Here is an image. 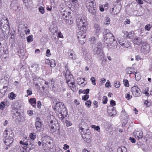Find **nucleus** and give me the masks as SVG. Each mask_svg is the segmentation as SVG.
<instances>
[{
	"instance_id": "f257e3e1",
	"label": "nucleus",
	"mask_w": 152,
	"mask_h": 152,
	"mask_svg": "<svg viewBox=\"0 0 152 152\" xmlns=\"http://www.w3.org/2000/svg\"><path fill=\"white\" fill-rule=\"evenodd\" d=\"M103 34L105 35L104 41L105 43L110 44L113 49L118 50L120 48V46L118 45L117 42L115 40L113 35L110 32L109 30L104 29Z\"/></svg>"
},
{
	"instance_id": "72a5a7b5",
	"label": "nucleus",
	"mask_w": 152,
	"mask_h": 152,
	"mask_svg": "<svg viewBox=\"0 0 152 152\" xmlns=\"http://www.w3.org/2000/svg\"><path fill=\"white\" fill-rule=\"evenodd\" d=\"M69 58L75 60L76 59V57L75 54L74 53H70L69 55Z\"/></svg>"
},
{
	"instance_id": "39448f33",
	"label": "nucleus",
	"mask_w": 152,
	"mask_h": 152,
	"mask_svg": "<svg viewBox=\"0 0 152 152\" xmlns=\"http://www.w3.org/2000/svg\"><path fill=\"white\" fill-rule=\"evenodd\" d=\"M77 24L79 31H83L86 32L87 29V26L88 23L86 19L84 18H78L77 19Z\"/></svg>"
},
{
	"instance_id": "f704fd0d",
	"label": "nucleus",
	"mask_w": 152,
	"mask_h": 152,
	"mask_svg": "<svg viewBox=\"0 0 152 152\" xmlns=\"http://www.w3.org/2000/svg\"><path fill=\"white\" fill-rule=\"evenodd\" d=\"M16 95L14 94L12 92L10 93V95L9 96V98L11 99H13L15 98Z\"/></svg>"
},
{
	"instance_id": "dca6fc26",
	"label": "nucleus",
	"mask_w": 152,
	"mask_h": 152,
	"mask_svg": "<svg viewBox=\"0 0 152 152\" xmlns=\"http://www.w3.org/2000/svg\"><path fill=\"white\" fill-rule=\"evenodd\" d=\"M8 85V82H7V83L5 84V85L3 86V88L0 89V97H2L4 96L5 92L7 91Z\"/></svg>"
},
{
	"instance_id": "3c124183",
	"label": "nucleus",
	"mask_w": 152,
	"mask_h": 152,
	"mask_svg": "<svg viewBox=\"0 0 152 152\" xmlns=\"http://www.w3.org/2000/svg\"><path fill=\"white\" fill-rule=\"evenodd\" d=\"M120 84L119 81L116 82L115 83V86L117 88H119L120 86Z\"/></svg>"
},
{
	"instance_id": "a19ab883",
	"label": "nucleus",
	"mask_w": 152,
	"mask_h": 152,
	"mask_svg": "<svg viewBox=\"0 0 152 152\" xmlns=\"http://www.w3.org/2000/svg\"><path fill=\"white\" fill-rule=\"evenodd\" d=\"M91 102L90 100H88L85 102V105L88 107V108L90 107L91 105Z\"/></svg>"
},
{
	"instance_id": "2eb2a0df",
	"label": "nucleus",
	"mask_w": 152,
	"mask_h": 152,
	"mask_svg": "<svg viewBox=\"0 0 152 152\" xmlns=\"http://www.w3.org/2000/svg\"><path fill=\"white\" fill-rule=\"evenodd\" d=\"M133 135L138 140L142 139L143 136V133L140 130H135L133 132Z\"/></svg>"
},
{
	"instance_id": "4d7b16f0",
	"label": "nucleus",
	"mask_w": 152,
	"mask_h": 152,
	"mask_svg": "<svg viewBox=\"0 0 152 152\" xmlns=\"http://www.w3.org/2000/svg\"><path fill=\"white\" fill-rule=\"evenodd\" d=\"M41 106V102L40 101H38L37 104V107L40 108Z\"/></svg>"
},
{
	"instance_id": "4c0bfd02",
	"label": "nucleus",
	"mask_w": 152,
	"mask_h": 152,
	"mask_svg": "<svg viewBox=\"0 0 152 152\" xmlns=\"http://www.w3.org/2000/svg\"><path fill=\"white\" fill-rule=\"evenodd\" d=\"M107 101V98L106 96H104L102 99V103L104 104H106Z\"/></svg>"
},
{
	"instance_id": "ea45409f",
	"label": "nucleus",
	"mask_w": 152,
	"mask_h": 152,
	"mask_svg": "<svg viewBox=\"0 0 152 152\" xmlns=\"http://www.w3.org/2000/svg\"><path fill=\"white\" fill-rule=\"evenodd\" d=\"M5 107V105L4 102H1L0 104V109L1 110H3Z\"/></svg>"
},
{
	"instance_id": "c756f323",
	"label": "nucleus",
	"mask_w": 152,
	"mask_h": 152,
	"mask_svg": "<svg viewBox=\"0 0 152 152\" xmlns=\"http://www.w3.org/2000/svg\"><path fill=\"white\" fill-rule=\"evenodd\" d=\"M33 36L32 35L28 36L26 37L27 40L28 42H30L33 41Z\"/></svg>"
},
{
	"instance_id": "e433bc0d",
	"label": "nucleus",
	"mask_w": 152,
	"mask_h": 152,
	"mask_svg": "<svg viewBox=\"0 0 152 152\" xmlns=\"http://www.w3.org/2000/svg\"><path fill=\"white\" fill-rule=\"evenodd\" d=\"M123 83L124 84V85L126 87H128L129 86V81L127 79L124 80Z\"/></svg>"
},
{
	"instance_id": "bf43d9fd",
	"label": "nucleus",
	"mask_w": 152,
	"mask_h": 152,
	"mask_svg": "<svg viewBox=\"0 0 152 152\" xmlns=\"http://www.w3.org/2000/svg\"><path fill=\"white\" fill-rule=\"evenodd\" d=\"M110 104L111 105H112L113 107L115 106V102L113 100H111L110 101Z\"/></svg>"
},
{
	"instance_id": "9d476101",
	"label": "nucleus",
	"mask_w": 152,
	"mask_h": 152,
	"mask_svg": "<svg viewBox=\"0 0 152 152\" xmlns=\"http://www.w3.org/2000/svg\"><path fill=\"white\" fill-rule=\"evenodd\" d=\"M86 32L83 31H79L77 32V38L79 42L81 44H84L86 41Z\"/></svg>"
},
{
	"instance_id": "680f3d73",
	"label": "nucleus",
	"mask_w": 152,
	"mask_h": 152,
	"mask_svg": "<svg viewBox=\"0 0 152 152\" xmlns=\"http://www.w3.org/2000/svg\"><path fill=\"white\" fill-rule=\"evenodd\" d=\"M58 37L61 38H63V36L61 32H59L58 34Z\"/></svg>"
},
{
	"instance_id": "a18cd8bd",
	"label": "nucleus",
	"mask_w": 152,
	"mask_h": 152,
	"mask_svg": "<svg viewBox=\"0 0 152 152\" xmlns=\"http://www.w3.org/2000/svg\"><path fill=\"white\" fill-rule=\"evenodd\" d=\"M65 124H66V125L67 126H70L72 125V123L70 121L67 120L65 121Z\"/></svg>"
},
{
	"instance_id": "9b49d317",
	"label": "nucleus",
	"mask_w": 152,
	"mask_h": 152,
	"mask_svg": "<svg viewBox=\"0 0 152 152\" xmlns=\"http://www.w3.org/2000/svg\"><path fill=\"white\" fill-rule=\"evenodd\" d=\"M141 45V51L145 54L148 53L150 51V45L145 41H143Z\"/></svg>"
},
{
	"instance_id": "052dcab7",
	"label": "nucleus",
	"mask_w": 152,
	"mask_h": 152,
	"mask_svg": "<svg viewBox=\"0 0 152 152\" xmlns=\"http://www.w3.org/2000/svg\"><path fill=\"white\" fill-rule=\"evenodd\" d=\"M74 82H73L72 83V87H71L70 88L73 91H74L75 88L76 87L75 85L74 84Z\"/></svg>"
},
{
	"instance_id": "4468645a",
	"label": "nucleus",
	"mask_w": 152,
	"mask_h": 152,
	"mask_svg": "<svg viewBox=\"0 0 152 152\" xmlns=\"http://www.w3.org/2000/svg\"><path fill=\"white\" fill-rule=\"evenodd\" d=\"M36 121L35 122V125L36 129L38 132L42 131V124L41 123L40 118L37 117L36 118Z\"/></svg>"
},
{
	"instance_id": "cd10ccee",
	"label": "nucleus",
	"mask_w": 152,
	"mask_h": 152,
	"mask_svg": "<svg viewBox=\"0 0 152 152\" xmlns=\"http://www.w3.org/2000/svg\"><path fill=\"white\" fill-rule=\"evenodd\" d=\"M29 102L34 107H35L36 106V100L35 98H31L29 100Z\"/></svg>"
},
{
	"instance_id": "423d86ee",
	"label": "nucleus",
	"mask_w": 152,
	"mask_h": 152,
	"mask_svg": "<svg viewBox=\"0 0 152 152\" xmlns=\"http://www.w3.org/2000/svg\"><path fill=\"white\" fill-rule=\"evenodd\" d=\"M121 0H117L113 3V7L110 10V13L113 15L118 14L121 9Z\"/></svg>"
},
{
	"instance_id": "49530a36",
	"label": "nucleus",
	"mask_w": 152,
	"mask_h": 152,
	"mask_svg": "<svg viewBox=\"0 0 152 152\" xmlns=\"http://www.w3.org/2000/svg\"><path fill=\"white\" fill-rule=\"evenodd\" d=\"M91 80L92 82V84L94 85H95L96 83H95L96 80L94 77H92L91 78Z\"/></svg>"
},
{
	"instance_id": "b1692460",
	"label": "nucleus",
	"mask_w": 152,
	"mask_h": 152,
	"mask_svg": "<svg viewBox=\"0 0 152 152\" xmlns=\"http://www.w3.org/2000/svg\"><path fill=\"white\" fill-rule=\"evenodd\" d=\"M133 74L135 75V77L136 80L139 81L140 79L141 76L140 73L139 72H134Z\"/></svg>"
},
{
	"instance_id": "338daca9",
	"label": "nucleus",
	"mask_w": 152,
	"mask_h": 152,
	"mask_svg": "<svg viewBox=\"0 0 152 152\" xmlns=\"http://www.w3.org/2000/svg\"><path fill=\"white\" fill-rule=\"evenodd\" d=\"M123 33L124 35L126 36V37H128V32L127 31H124L123 32Z\"/></svg>"
},
{
	"instance_id": "6e6d98bb",
	"label": "nucleus",
	"mask_w": 152,
	"mask_h": 152,
	"mask_svg": "<svg viewBox=\"0 0 152 152\" xmlns=\"http://www.w3.org/2000/svg\"><path fill=\"white\" fill-rule=\"evenodd\" d=\"M129 139L131 141L132 143H135V142L136 140L133 137H130Z\"/></svg>"
},
{
	"instance_id": "69168bd1",
	"label": "nucleus",
	"mask_w": 152,
	"mask_h": 152,
	"mask_svg": "<svg viewBox=\"0 0 152 152\" xmlns=\"http://www.w3.org/2000/svg\"><path fill=\"white\" fill-rule=\"evenodd\" d=\"M106 80L104 78H101L99 80V81L100 83H104L105 82Z\"/></svg>"
},
{
	"instance_id": "4be33fe9",
	"label": "nucleus",
	"mask_w": 152,
	"mask_h": 152,
	"mask_svg": "<svg viewBox=\"0 0 152 152\" xmlns=\"http://www.w3.org/2000/svg\"><path fill=\"white\" fill-rule=\"evenodd\" d=\"M134 68L133 67H128L126 69V74H130L133 73Z\"/></svg>"
},
{
	"instance_id": "c9c22d12",
	"label": "nucleus",
	"mask_w": 152,
	"mask_h": 152,
	"mask_svg": "<svg viewBox=\"0 0 152 152\" xmlns=\"http://www.w3.org/2000/svg\"><path fill=\"white\" fill-rule=\"evenodd\" d=\"M50 66L52 67H54L56 66V63L55 61L52 60L50 62Z\"/></svg>"
},
{
	"instance_id": "09e8293b",
	"label": "nucleus",
	"mask_w": 152,
	"mask_h": 152,
	"mask_svg": "<svg viewBox=\"0 0 152 152\" xmlns=\"http://www.w3.org/2000/svg\"><path fill=\"white\" fill-rule=\"evenodd\" d=\"M151 27V25L150 24H148L145 26V28L146 30L149 31L150 30Z\"/></svg>"
},
{
	"instance_id": "20e7f679",
	"label": "nucleus",
	"mask_w": 152,
	"mask_h": 152,
	"mask_svg": "<svg viewBox=\"0 0 152 152\" xmlns=\"http://www.w3.org/2000/svg\"><path fill=\"white\" fill-rule=\"evenodd\" d=\"M3 135L5 138L4 140V143L7 146L10 147L13 142V134L11 131L10 132L5 130Z\"/></svg>"
},
{
	"instance_id": "e2e57ef3",
	"label": "nucleus",
	"mask_w": 152,
	"mask_h": 152,
	"mask_svg": "<svg viewBox=\"0 0 152 152\" xmlns=\"http://www.w3.org/2000/svg\"><path fill=\"white\" fill-rule=\"evenodd\" d=\"M34 84H35V86L36 88L38 89H40V87L38 85V83H35V82H34Z\"/></svg>"
},
{
	"instance_id": "1a4fd4ad",
	"label": "nucleus",
	"mask_w": 152,
	"mask_h": 152,
	"mask_svg": "<svg viewBox=\"0 0 152 152\" xmlns=\"http://www.w3.org/2000/svg\"><path fill=\"white\" fill-rule=\"evenodd\" d=\"M65 69L66 70V72L65 73V76L66 83H69L70 82V83H73V82H74L75 80L73 78V76L71 74L70 72H69L67 68V66H66Z\"/></svg>"
},
{
	"instance_id": "a878e982",
	"label": "nucleus",
	"mask_w": 152,
	"mask_h": 152,
	"mask_svg": "<svg viewBox=\"0 0 152 152\" xmlns=\"http://www.w3.org/2000/svg\"><path fill=\"white\" fill-rule=\"evenodd\" d=\"M134 41L135 44L139 45H141L142 43L143 42V41L138 38L134 39Z\"/></svg>"
},
{
	"instance_id": "6ab92c4d",
	"label": "nucleus",
	"mask_w": 152,
	"mask_h": 152,
	"mask_svg": "<svg viewBox=\"0 0 152 152\" xmlns=\"http://www.w3.org/2000/svg\"><path fill=\"white\" fill-rule=\"evenodd\" d=\"M82 137L84 140L87 142L91 141V136L89 134H85L82 135Z\"/></svg>"
},
{
	"instance_id": "de8ad7c7",
	"label": "nucleus",
	"mask_w": 152,
	"mask_h": 152,
	"mask_svg": "<svg viewBox=\"0 0 152 152\" xmlns=\"http://www.w3.org/2000/svg\"><path fill=\"white\" fill-rule=\"evenodd\" d=\"M92 128H93L94 127L95 129L97 131L99 132L100 131V128L99 126H96L95 125H92Z\"/></svg>"
},
{
	"instance_id": "8fccbe9b",
	"label": "nucleus",
	"mask_w": 152,
	"mask_h": 152,
	"mask_svg": "<svg viewBox=\"0 0 152 152\" xmlns=\"http://www.w3.org/2000/svg\"><path fill=\"white\" fill-rule=\"evenodd\" d=\"M134 32L133 31H132L131 32H128V37L130 38L134 35Z\"/></svg>"
},
{
	"instance_id": "473e14b6",
	"label": "nucleus",
	"mask_w": 152,
	"mask_h": 152,
	"mask_svg": "<svg viewBox=\"0 0 152 152\" xmlns=\"http://www.w3.org/2000/svg\"><path fill=\"white\" fill-rule=\"evenodd\" d=\"M50 127V131L52 133H53L56 131V128H55V127L53 126V125H49Z\"/></svg>"
},
{
	"instance_id": "2f4dec72",
	"label": "nucleus",
	"mask_w": 152,
	"mask_h": 152,
	"mask_svg": "<svg viewBox=\"0 0 152 152\" xmlns=\"http://www.w3.org/2000/svg\"><path fill=\"white\" fill-rule=\"evenodd\" d=\"M104 23L105 24H109L110 23V19L108 17H106L104 19Z\"/></svg>"
},
{
	"instance_id": "412c9836",
	"label": "nucleus",
	"mask_w": 152,
	"mask_h": 152,
	"mask_svg": "<svg viewBox=\"0 0 152 152\" xmlns=\"http://www.w3.org/2000/svg\"><path fill=\"white\" fill-rule=\"evenodd\" d=\"M49 118H52L53 119H48V123L50 124V125H53V126L55 127V128H56V126L55 124L56 123V122L54 121V116L52 115L50 116L49 117H48V118L49 119Z\"/></svg>"
},
{
	"instance_id": "6e6552de",
	"label": "nucleus",
	"mask_w": 152,
	"mask_h": 152,
	"mask_svg": "<svg viewBox=\"0 0 152 152\" xmlns=\"http://www.w3.org/2000/svg\"><path fill=\"white\" fill-rule=\"evenodd\" d=\"M52 140L49 136H45L42 138V146L44 150L50 151L52 148L51 144L52 143Z\"/></svg>"
},
{
	"instance_id": "a211bd4d",
	"label": "nucleus",
	"mask_w": 152,
	"mask_h": 152,
	"mask_svg": "<svg viewBox=\"0 0 152 152\" xmlns=\"http://www.w3.org/2000/svg\"><path fill=\"white\" fill-rule=\"evenodd\" d=\"M88 9V11L92 15H95L96 13V7L94 5L93 6L87 7Z\"/></svg>"
},
{
	"instance_id": "ddd939ff",
	"label": "nucleus",
	"mask_w": 152,
	"mask_h": 152,
	"mask_svg": "<svg viewBox=\"0 0 152 152\" xmlns=\"http://www.w3.org/2000/svg\"><path fill=\"white\" fill-rule=\"evenodd\" d=\"M9 25V23L8 22V20L6 17H4L0 19V27L1 28H3L4 27H8Z\"/></svg>"
},
{
	"instance_id": "0e129e2a",
	"label": "nucleus",
	"mask_w": 152,
	"mask_h": 152,
	"mask_svg": "<svg viewBox=\"0 0 152 152\" xmlns=\"http://www.w3.org/2000/svg\"><path fill=\"white\" fill-rule=\"evenodd\" d=\"M110 81L109 80H107L106 83L105 84V86L106 87H108L110 86Z\"/></svg>"
},
{
	"instance_id": "5fc2aeb1",
	"label": "nucleus",
	"mask_w": 152,
	"mask_h": 152,
	"mask_svg": "<svg viewBox=\"0 0 152 152\" xmlns=\"http://www.w3.org/2000/svg\"><path fill=\"white\" fill-rule=\"evenodd\" d=\"M35 81L37 80L39 82H40V84H41V82H42V81H43V80H42V79H41L40 78H35Z\"/></svg>"
},
{
	"instance_id": "f3484780",
	"label": "nucleus",
	"mask_w": 152,
	"mask_h": 152,
	"mask_svg": "<svg viewBox=\"0 0 152 152\" xmlns=\"http://www.w3.org/2000/svg\"><path fill=\"white\" fill-rule=\"evenodd\" d=\"M66 15L65 16V17H64V19L65 22L66 24H68L69 25L72 24L73 23V20L70 15Z\"/></svg>"
},
{
	"instance_id": "7ed1b4c3",
	"label": "nucleus",
	"mask_w": 152,
	"mask_h": 152,
	"mask_svg": "<svg viewBox=\"0 0 152 152\" xmlns=\"http://www.w3.org/2000/svg\"><path fill=\"white\" fill-rule=\"evenodd\" d=\"M29 137L30 139H29L28 137H26L23 140V141H20V143L24 146V147L23 148L25 147L26 148H29V150H31L34 148V147H33V145L31 143V139L34 140L36 137V135L31 133L30 134Z\"/></svg>"
},
{
	"instance_id": "774afa93",
	"label": "nucleus",
	"mask_w": 152,
	"mask_h": 152,
	"mask_svg": "<svg viewBox=\"0 0 152 152\" xmlns=\"http://www.w3.org/2000/svg\"><path fill=\"white\" fill-rule=\"evenodd\" d=\"M56 152H62V150L59 148L56 149Z\"/></svg>"
},
{
	"instance_id": "13d9d810",
	"label": "nucleus",
	"mask_w": 152,
	"mask_h": 152,
	"mask_svg": "<svg viewBox=\"0 0 152 152\" xmlns=\"http://www.w3.org/2000/svg\"><path fill=\"white\" fill-rule=\"evenodd\" d=\"M69 145H67L66 144H65L64 145L63 149L64 150H66L67 149H69Z\"/></svg>"
},
{
	"instance_id": "f03ea898",
	"label": "nucleus",
	"mask_w": 152,
	"mask_h": 152,
	"mask_svg": "<svg viewBox=\"0 0 152 152\" xmlns=\"http://www.w3.org/2000/svg\"><path fill=\"white\" fill-rule=\"evenodd\" d=\"M55 110L56 113H58V117L62 121L64 122V118L67 115L66 109L64 104L61 102L56 104Z\"/></svg>"
},
{
	"instance_id": "79ce46f5",
	"label": "nucleus",
	"mask_w": 152,
	"mask_h": 152,
	"mask_svg": "<svg viewBox=\"0 0 152 152\" xmlns=\"http://www.w3.org/2000/svg\"><path fill=\"white\" fill-rule=\"evenodd\" d=\"M132 96L130 95V93L129 92H128L127 93L126 96V98L128 100L130 99L131 98H132Z\"/></svg>"
},
{
	"instance_id": "f8f14e48",
	"label": "nucleus",
	"mask_w": 152,
	"mask_h": 152,
	"mask_svg": "<svg viewBox=\"0 0 152 152\" xmlns=\"http://www.w3.org/2000/svg\"><path fill=\"white\" fill-rule=\"evenodd\" d=\"M132 94L136 97H139L142 94L141 91L140 89L137 86H134L131 89Z\"/></svg>"
},
{
	"instance_id": "393cba45",
	"label": "nucleus",
	"mask_w": 152,
	"mask_h": 152,
	"mask_svg": "<svg viewBox=\"0 0 152 152\" xmlns=\"http://www.w3.org/2000/svg\"><path fill=\"white\" fill-rule=\"evenodd\" d=\"M94 31L96 33L98 34L100 32V28L98 24H95L94 25Z\"/></svg>"
},
{
	"instance_id": "5701e85b",
	"label": "nucleus",
	"mask_w": 152,
	"mask_h": 152,
	"mask_svg": "<svg viewBox=\"0 0 152 152\" xmlns=\"http://www.w3.org/2000/svg\"><path fill=\"white\" fill-rule=\"evenodd\" d=\"M119 42L120 44L122 46L123 48H128L129 46V45L127 43H125L124 41H122L121 40L119 41Z\"/></svg>"
},
{
	"instance_id": "864d4df0",
	"label": "nucleus",
	"mask_w": 152,
	"mask_h": 152,
	"mask_svg": "<svg viewBox=\"0 0 152 152\" xmlns=\"http://www.w3.org/2000/svg\"><path fill=\"white\" fill-rule=\"evenodd\" d=\"M51 55L50 50L49 49L47 50L46 53V55L47 56H49Z\"/></svg>"
},
{
	"instance_id": "37998d69",
	"label": "nucleus",
	"mask_w": 152,
	"mask_h": 152,
	"mask_svg": "<svg viewBox=\"0 0 152 152\" xmlns=\"http://www.w3.org/2000/svg\"><path fill=\"white\" fill-rule=\"evenodd\" d=\"M89 97V95L86 94L82 96V99L83 100L86 101Z\"/></svg>"
},
{
	"instance_id": "c03bdc74",
	"label": "nucleus",
	"mask_w": 152,
	"mask_h": 152,
	"mask_svg": "<svg viewBox=\"0 0 152 152\" xmlns=\"http://www.w3.org/2000/svg\"><path fill=\"white\" fill-rule=\"evenodd\" d=\"M24 2L25 4V5L27 7L28 6L29 3L30 2V0H24L23 1Z\"/></svg>"
},
{
	"instance_id": "0eeeda50",
	"label": "nucleus",
	"mask_w": 152,
	"mask_h": 152,
	"mask_svg": "<svg viewBox=\"0 0 152 152\" xmlns=\"http://www.w3.org/2000/svg\"><path fill=\"white\" fill-rule=\"evenodd\" d=\"M93 50L94 54H96L98 57L101 59H102L104 58V54L102 49V44L100 42H99L96 45L93 46Z\"/></svg>"
},
{
	"instance_id": "7c9ffc66",
	"label": "nucleus",
	"mask_w": 152,
	"mask_h": 152,
	"mask_svg": "<svg viewBox=\"0 0 152 152\" xmlns=\"http://www.w3.org/2000/svg\"><path fill=\"white\" fill-rule=\"evenodd\" d=\"M70 3L72 5L75 6L77 4V0H69Z\"/></svg>"
},
{
	"instance_id": "603ef678",
	"label": "nucleus",
	"mask_w": 152,
	"mask_h": 152,
	"mask_svg": "<svg viewBox=\"0 0 152 152\" xmlns=\"http://www.w3.org/2000/svg\"><path fill=\"white\" fill-rule=\"evenodd\" d=\"M89 89H87L86 90H83L82 91V93L84 94H88L89 93Z\"/></svg>"
},
{
	"instance_id": "bb28decb",
	"label": "nucleus",
	"mask_w": 152,
	"mask_h": 152,
	"mask_svg": "<svg viewBox=\"0 0 152 152\" xmlns=\"http://www.w3.org/2000/svg\"><path fill=\"white\" fill-rule=\"evenodd\" d=\"M114 107H113L112 109H111V110L110 109H108L107 111L108 113H110L111 114L110 115L112 116H113L114 115H115L116 114V113L115 110H114Z\"/></svg>"
},
{
	"instance_id": "58836bf2",
	"label": "nucleus",
	"mask_w": 152,
	"mask_h": 152,
	"mask_svg": "<svg viewBox=\"0 0 152 152\" xmlns=\"http://www.w3.org/2000/svg\"><path fill=\"white\" fill-rule=\"evenodd\" d=\"M39 10L42 14H43L45 12V10L43 7H40L39 8Z\"/></svg>"
},
{
	"instance_id": "c85d7f7f",
	"label": "nucleus",
	"mask_w": 152,
	"mask_h": 152,
	"mask_svg": "<svg viewBox=\"0 0 152 152\" xmlns=\"http://www.w3.org/2000/svg\"><path fill=\"white\" fill-rule=\"evenodd\" d=\"M126 149L124 146L119 148L117 150V152H127Z\"/></svg>"
},
{
	"instance_id": "aec40b11",
	"label": "nucleus",
	"mask_w": 152,
	"mask_h": 152,
	"mask_svg": "<svg viewBox=\"0 0 152 152\" xmlns=\"http://www.w3.org/2000/svg\"><path fill=\"white\" fill-rule=\"evenodd\" d=\"M94 0H85V3L87 7L93 6Z\"/></svg>"
}]
</instances>
